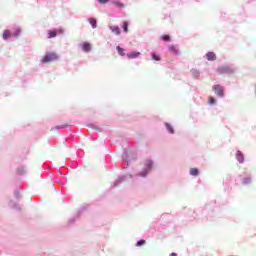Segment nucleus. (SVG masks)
Returning <instances> with one entry per match:
<instances>
[{
  "label": "nucleus",
  "mask_w": 256,
  "mask_h": 256,
  "mask_svg": "<svg viewBox=\"0 0 256 256\" xmlns=\"http://www.w3.org/2000/svg\"><path fill=\"white\" fill-rule=\"evenodd\" d=\"M115 7H117L118 9H123V7H125V5L121 2H115L114 3Z\"/></svg>",
  "instance_id": "obj_19"
},
{
  "label": "nucleus",
  "mask_w": 256,
  "mask_h": 256,
  "mask_svg": "<svg viewBox=\"0 0 256 256\" xmlns=\"http://www.w3.org/2000/svg\"><path fill=\"white\" fill-rule=\"evenodd\" d=\"M19 33H21V30H17L14 34H11V32L9 30H5L3 32V36L2 37H3V39L5 41H7V39H11V37H17V35H19Z\"/></svg>",
  "instance_id": "obj_3"
},
{
  "label": "nucleus",
  "mask_w": 256,
  "mask_h": 256,
  "mask_svg": "<svg viewBox=\"0 0 256 256\" xmlns=\"http://www.w3.org/2000/svg\"><path fill=\"white\" fill-rule=\"evenodd\" d=\"M170 256H177V253L172 252V253L170 254Z\"/></svg>",
  "instance_id": "obj_25"
},
{
  "label": "nucleus",
  "mask_w": 256,
  "mask_h": 256,
  "mask_svg": "<svg viewBox=\"0 0 256 256\" xmlns=\"http://www.w3.org/2000/svg\"><path fill=\"white\" fill-rule=\"evenodd\" d=\"M127 27H129V22L124 21L123 24H122V28H123L124 33H127Z\"/></svg>",
  "instance_id": "obj_17"
},
{
  "label": "nucleus",
  "mask_w": 256,
  "mask_h": 256,
  "mask_svg": "<svg viewBox=\"0 0 256 256\" xmlns=\"http://www.w3.org/2000/svg\"><path fill=\"white\" fill-rule=\"evenodd\" d=\"M214 89V93L218 96V97H223L225 94V89H223V87L221 85H214L213 87Z\"/></svg>",
  "instance_id": "obj_4"
},
{
  "label": "nucleus",
  "mask_w": 256,
  "mask_h": 256,
  "mask_svg": "<svg viewBox=\"0 0 256 256\" xmlns=\"http://www.w3.org/2000/svg\"><path fill=\"white\" fill-rule=\"evenodd\" d=\"M90 25L92 26L93 29H97V19L95 18H90L88 19Z\"/></svg>",
  "instance_id": "obj_12"
},
{
  "label": "nucleus",
  "mask_w": 256,
  "mask_h": 256,
  "mask_svg": "<svg viewBox=\"0 0 256 256\" xmlns=\"http://www.w3.org/2000/svg\"><path fill=\"white\" fill-rule=\"evenodd\" d=\"M83 51L89 52L91 51V44L89 42H84L81 44Z\"/></svg>",
  "instance_id": "obj_8"
},
{
  "label": "nucleus",
  "mask_w": 256,
  "mask_h": 256,
  "mask_svg": "<svg viewBox=\"0 0 256 256\" xmlns=\"http://www.w3.org/2000/svg\"><path fill=\"white\" fill-rule=\"evenodd\" d=\"M152 167H153V161L147 160L145 163L146 170L142 174H140V177H145L147 175V171H151Z\"/></svg>",
  "instance_id": "obj_5"
},
{
  "label": "nucleus",
  "mask_w": 256,
  "mask_h": 256,
  "mask_svg": "<svg viewBox=\"0 0 256 256\" xmlns=\"http://www.w3.org/2000/svg\"><path fill=\"white\" fill-rule=\"evenodd\" d=\"M153 61H161V56L157 55L156 53H152Z\"/></svg>",
  "instance_id": "obj_18"
},
{
  "label": "nucleus",
  "mask_w": 256,
  "mask_h": 256,
  "mask_svg": "<svg viewBox=\"0 0 256 256\" xmlns=\"http://www.w3.org/2000/svg\"><path fill=\"white\" fill-rule=\"evenodd\" d=\"M109 29L114 33L115 35H121V30L119 29V26H110Z\"/></svg>",
  "instance_id": "obj_7"
},
{
  "label": "nucleus",
  "mask_w": 256,
  "mask_h": 256,
  "mask_svg": "<svg viewBox=\"0 0 256 256\" xmlns=\"http://www.w3.org/2000/svg\"><path fill=\"white\" fill-rule=\"evenodd\" d=\"M54 37H57V30H50L48 32V39H53Z\"/></svg>",
  "instance_id": "obj_13"
},
{
  "label": "nucleus",
  "mask_w": 256,
  "mask_h": 256,
  "mask_svg": "<svg viewBox=\"0 0 256 256\" xmlns=\"http://www.w3.org/2000/svg\"><path fill=\"white\" fill-rule=\"evenodd\" d=\"M215 98H213V97H209V99H208V103H209V105H215Z\"/></svg>",
  "instance_id": "obj_21"
},
{
  "label": "nucleus",
  "mask_w": 256,
  "mask_h": 256,
  "mask_svg": "<svg viewBox=\"0 0 256 256\" xmlns=\"http://www.w3.org/2000/svg\"><path fill=\"white\" fill-rule=\"evenodd\" d=\"M169 51H171V53H173L174 55H179V50L177 49V46H175V45H170Z\"/></svg>",
  "instance_id": "obj_11"
},
{
  "label": "nucleus",
  "mask_w": 256,
  "mask_h": 256,
  "mask_svg": "<svg viewBox=\"0 0 256 256\" xmlns=\"http://www.w3.org/2000/svg\"><path fill=\"white\" fill-rule=\"evenodd\" d=\"M162 40H163V41H171V36H169V35H167V34H166V35H163V36H162Z\"/></svg>",
  "instance_id": "obj_22"
},
{
  "label": "nucleus",
  "mask_w": 256,
  "mask_h": 256,
  "mask_svg": "<svg viewBox=\"0 0 256 256\" xmlns=\"http://www.w3.org/2000/svg\"><path fill=\"white\" fill-rule=\"evenodd\" d=\"M139 55H141V52H132V53H128L127 57L128 59H137Z\"/></svg>",
  "instance_id": "obj_10"
},
{
  "label": "nucleus",
  "mask_w": 256,
  "mask_h": 256,
  "mask_svg": "<svg viewBox=\"0 0 256 256\" xmlns=\"http://www.w3.org/2000/svg\"><path fill=\"white\" fill-rule=\"evenodd\" d=\"M59 59V55L55 52H46L41 59V63H51L53 61H57Z\"/></svg>",
  "instance_id": "obj_1"
},
{
  "label": "nucleus",
  "mask_w": 256,
  "mask_h": 256,
  "mask_svg": "<svg viewBox=\"0 0 256 256\" xmlns=\"http://www.w3.org/2000/svg\"><path fill=\"white\" fill-rule=\"evenodd\" d=\"M236 159L237 161H239V163H243V161H245V157L243 156V153H241V151H237Z\"/></svg>",
  "instance_id": "obj_9"
},
{
  "label": "nucleus",
  "mask_w": 256,
  "mask_h": 256,
  "mask_svg": "<svg viewBox=\"0 0 256 256\" xmlns=\"http://www.w3.org/2000/svg\"><path fill=\"white\" fill-rule=\"evenodd\" d=\"M217 73L219 75H231V73H233V68L229 66H221L217 68Z\"/></svg>",
  "instance_id": "obj_2"
},
{
  "label": "nucleus",
  "mask_w": 256,
  "mask_h": 256,
  "mask_svg": "<svg viewBox=\"0 0 256 256\" xmlns=\"http://www.w3.org/2000/svg\"><path fill=\"white\" fill-rule=\"evenodd\" d=\"M190 175H193L194 177H197V175H199V169L191 168L190 169Z\"/></svg>",
  "instance_id": "obj_14"
},
{
  "label": "nucleus",
  "mask_w": 256,
  "mask_h": 256,
  "mask_svg": "<svg viewBox=\"0 0 256 256\" xmlns=\"http://www.w3.org/2000/svg\"><path fill=\"white\" fill-rule=\"evenodd\" d=\"M65 127H67V125L56 126V129H65Z\"/></svg>",
  "instance_id": "obj_24"
},
{
  "label": "nucleus",
  "mask_w": 256,
  "mask_h": 256,
  "mask_svg": "<svg viewBox=\"0 0 256 256\" xmlns=\"http://www.w3.org/2000/svg\"><path fill=\"white\" fill-rule=\"evenodd\" d=\"M166 125V129H167V131H169V133H175V130H173V126H171V124H169V123H166L165 124Z\"/></svg>",
  "instance_id": "obj_16"
},
{
  "label": "nucleus",
  "mask_w": 256,
  "mask_h": 256,
  "mask_svg": "<svg viewBox=\"0 0 256 256\" xmlns=\"http://www.w3.org/2000/svg\"><path fill=\"white\" fill-rule=\"evenodd\" d=\"M116 49L121 57H125V49L121 48L120 46H117Z\"/></svg>",
  "instance_id": "obj_15"
},
{
  "label": "nucleus",
  "mask_w": 256,
  "mask_h": 256,
  "mask_svg": "<svg viewBox=\"0 0 256 256\" xmlns=\"http://www.w3.org/2000/svg\"><path fill=\"white\" fill-rule=\"evenodd\" d=\"M98 2H99L101 5H105V3H108L109 0H98Z\"/></svg>",
  "instance_id": "obj_23"
},
{
  "label": "nucleus",
  "mask_w": 256,
  "mask_h": 256,
  "mask_svg": "<svg viewBox=\"0 0 256 256\" xmlns=\"http://www.w3.org/2000/svg\"><path fill=\"white\" fill-rule=\"evenodd\" d=\"M145 243H147L145 240H139V241L136 243V247H141L142 245H145Z\"/></svg>",
  "instance_id": "obj_20"
},
{
  "label": "nucleus",
  "mask_w": 256,
  "mask_h": 256,
  "mask_svg": "<svg viewBox=\"0 0 256 256\" xmlns=\"http://www.w3.org/2000/svg\"><path fill=\"white\" fill-rule=\"evenodd\" d=\"M206 57H207L208 61H216L217 60V55H215L214 52L206 53Z\"/></svg>",
  "instance_id": "obj_6"
}]
</instances>
